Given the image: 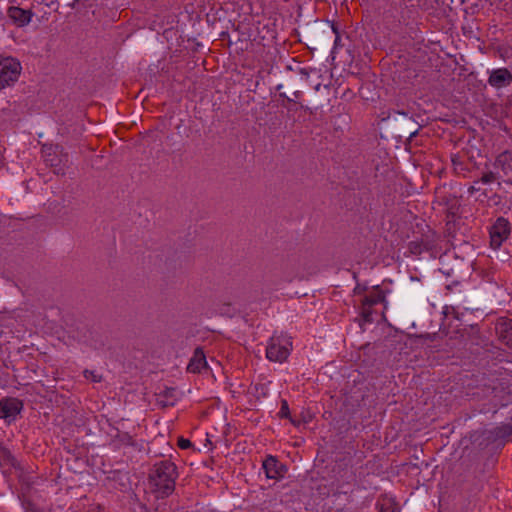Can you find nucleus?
<instances>
[{"label": "nucleus", "mask_w": 512, "mask_h": 512, "mask_svg": "<svg viewBox=\"0 0 512 512\" xmlns=\"http://www.w3.org/2000/svg\"><path fill=\"white\" fill-rule=\"evenodd\" d=\"M292 350V341L288 335H275L271 338L266 349V356L270 361L284 362Z\"/></svg>", "instance_id": "obj_1"}, {"label": "nucleus", "mask_w": 512, "mask_h": 512, "mask_svg": "<svg viewBox=\"0 0 512 512\" xmlns=\"http://www.w3.org/2000/svg\"><path fill=\"white\" fill-rule=\"evenodd\" d=\"M21 64L12 57L0 58V89L13 85L21 73Z\"/></svg>", "instance_id": "obj_2"}, {"label": "nucleus", "mask_w": 512, "mask_h": 512, "mask_svg": "<svg viewBox=\"0 0 512 512\" xmlns=\"http://www.w3.org/2000/svg\"><path fill=\"white\" fill-rule=\"evenodd\" d=\"M509 223L504 218H499L490 230L491 245L496 249L507 239L509 235Z\"/></svg>", "instance_id": "obj_3"}, {"label": "nucleus", "mask_w": 512, "mask_h": 512, "mask_svg": "<svg viewBox=\"0 0 512 512\" xmlns=\"http://www.w3.org/2000/svg\"><path fill=\"white\" fill-rule=\"evenodd\" d=\"M155 491L161 497L168 496L174 490V480L166 473H159L157 469V476L152 478Z\"/></svg>", "instance_id": "obj_4"}, {"label": "nucleus", "mask_w": 512, "mask_h": 512, "mask_svg": "<svg viewBox=\"0 0 512 512\" xmlns=\"http://www.w3.org/2000/svg\"><path fill=\"white\" fill-rule=\"evenodd\" d=\"M262 466L268 479L278 480L286 473V467L273 456L267 457Z\"/></svg>", "instance_id": "obj_5"}, {"label": "nucleus", "mask_w": 512, "mask_h": 512, "mask_svg": "<svg viewBox=\"0 0 512 512\" xmlns=\"http://www.w3.org/2000/svg\"><path fill=\"white\" fill-rule=\"evenodd\" d=\"M21 410V403L16 399H5L0 401V418L9 422L14 420Z\"/></svg>", "instance_id": "obj_6"}, {"label": "nucleus", "mask_w": 512, "mask_h": 512, "mask_svg": "<svg viewBox=\"0 0 512 512\" xmlns=\"http://www.w3.org/2000/svg\"><path fill=\"white\" fill-rule=\"evenodd\" d=\"M512 81V75L505 68L495 69L489 77V84L495 88H502L509 85Z\"/></svg>", "instance_id": "obj_7"}, {"label": "nucleus", "mask_w": 512, "mask_h": 512, "mask_svg": "<svg viewBox=\"0 0 512 512\" xmlns=\"http://www.w3.org/2000/svg\"><path fill=\"white\" fill-rule=\"evenodd\" d=\"M9 18L19 27L27 25L31 21V13L18 7H11L8 10Z\"/></svg>", "instance_id": "obj_8"}, {"label": "nucleus", "mask_w": 512, "mask_h": 512, "mask_svg": "<svg viewBox=\"0 0 512 512\" xmlns=\"http://www.w3.org/2000/svg\"><path fill=\"white\" fill-rule=\"evenodd\" d=\"M207 362L203 351L196 350L193 357L191 358L188 369L191 372H201L206 368Z\"/></svg>", "instance_id": "obj_9"}, {"label": "nucleus", "mask_w": 512, "mask_h": 512, "mask_svg": "<svg viewBox=\"0 0 512 512\" xmlns=\"http://www.w3.org/2000/svg\"><path fill=\"white\" fill-rule=\"evenodd\" d=\"M497 331L501 339L512 347V320L502 321L497 326Z\"/></svg>", "instance_id": "obj_10"}, {"label": "nucleus", "mask_w": 512, "mask_h": 512, "mask_svg": "<svg viewBox=\"0 0 512 512\" xmlns=\"http://www.w3.org/2000/svg\"><path fill=\"white\" fill-rule=\"evenodd\" d=\"M85 377L91 381H100L101 377L94 371H85Z\"/></svg>", "instance_id": "obj_11"}, {"label": "nucleus", "mask_w": 512, "mask_h": 512, "mask_svg": "<svg viewBox=\"0 0 512 512\" xmlns=\"http://www.w3.org/2000/svg\"><path fill=\"white\" fill-rule=\"evenodd\" d=\"M178 443L182 449H187L191 446V442L188 439L184 438L180 439Z\"/></svg>", "instance_id": "obj_12"}, {"label": "nucleus", "mask_w": 512, "mask_h": 512, "mask_svg": "<svg viewBox=\"0 0 512 512\" xmlns=\"http://www.w3.org/2000/svg\"><path fill=\"white\" fill-rule=\"evenodd\" d=\"M492 180H494V176L490 173V174L484 175L481 179V182L486 184V183H490Z\"/></svg>", "instance_id": "obj_13"}, {"label": "nucleus", "mask_w": 512, "mask_h": 512, "mask_svg": "<svg viewBox=\"0 0 512 512\" xmlns=\"http://www.w3.org/2000/svg\"><path fill=\"white\" fill-rule=\"evenodd\" d=\"M285 409H287V407H286V406H284L283 408H281V412H282V413H286V410H285Z\"/></svg>", "instance_id": "obj_14"}, {"label": "nucleus", "mask_w": 512, "mask_h": 512, "mask_svg": "<svg viewBox=\"0 0 512 512\" xmlns=\"http://www.w3.org/2000/svg\"><path fill=\"white\" fill-rule=\"evenodd\" d=\"M285 409H287V407H286V406H284L283 408H281V412H282V413H286V410H285Z\"/></svg>", "instance_id": "obj_15"}]
</instances>
